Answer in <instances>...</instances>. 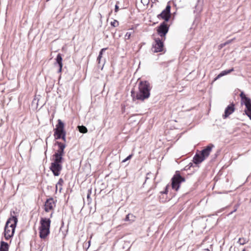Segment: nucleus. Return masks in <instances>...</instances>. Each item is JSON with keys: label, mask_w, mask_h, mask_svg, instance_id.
Returning <instances> with one entry per match:
<instances>
[{"label": "nucleus", "mask_w": 251, "mask_h": 251, "mask_svg": "<svg viewBox=\"0 0 251 251\" xmlns=\"http://www.w3.org/2000/svg\"><path fill=\"white\" fill-rule=\"evenodd\" d=\"M110 24L113 27H117L119 25V22L118 21L114 20L113 22H111Z\"/></svg>", "instance_id": "nucleus-25"}, {"label": "nucleus", "mask_w": 251, "mask_h": 251, "mask_svg": "<svg viewBox=\"0 0 251 251\" xmlns=\"http://www.w3.org/2000/svg\"><path fill=\"white\" fill-rule=\"evenodd\" d=\"M54 176H58L62 169L61 164L52 162L50 167Z\"/></svg>", "instance_id": "nucleus-9"}, {"label": "nucleus", "mask_w": 251, "mask_h": 251, "mask_svg": "<svg viewBox=\"0 0 251 251\" xmlns=\"http://www.w3.org/2000/svg\"><path fill=\"white\" fill-rule=\"evenodd\" d=\"M141 2L144 5H148L149 3V0H141Z\"/></svg>", "instance_id": "nucleus-29"}, {"label": "nucleus", "mask_w": 251, "mask_h": 251, "mask_svg": "<svg viewBox=\"0 0 251 251\" xmlns=\"http://www.w3.org/2000/svg\"><path fill=\"white\" fill-rule=\"evenodd\" d=\"M54 137L56 139L61 138L64 142H66V132L57 134Z\"/></svg>", "instance_id": "nucleus-21"}, {"label": "nucleus", "mask_w": 251, "mask_h": 251, "mask_svg": "<svg viewBox=\"0 0 251 251\" xmlns=\"http://www.w3.org/2000/svg\"><path fill=\"white\" fill-rule=\"evenodd\" d=\"M243 104L246 107L244 110L245 114L251 120V99L244 102Z\"/></svg>", "instance_id": "nucleus-14"}, {"label": "nucleus", "mask_w": 251, "mask_h": 251, "mask_svg": "<svg viewBox=\"0 0 251 251\" xmlns=\"http://www.w3.org/2000/svg\"><path fill=\"white\" fill-rule=\"evenodd\" d=\"M9 245L7 243L3 241L0 242V251H8Z\"/></svg>", "instance_id": "nucleus-18"}, {"label": "nucleus", "mask_w": 251, "mask_h": 251, "mask_svg": "<svg viewBox=\"0 0 251 251\" xmlns=\"http://www.w3.org/2000/svg\"><path fill=\"white\" fill-rule=\"evenodd\" d=\"M132 156V154L129 155L126 159L122 161V162H125L126 161L129 160Z\"/></svg>", "instance_id": "nucleus-27"}, {"label": "nucleus", "mask_w": 251, "mask_h": 251, "mask_svg": "<svg viewBox=\"0 0 251 251\" xmlns=\"http://www.w3.org/2000/svg\"><path fill=\"white\" fill-rule=\"evenodd\" d=\"M78 128L79 132L81 133H85L88 131L87 128L83 126H78Z\"/></svg>", "instance_id": "nucleus-24"}, {"label": "nucleus", "mask_w": 251, "mask_h": 251, "mask_svg": "<svg viewBox=\"0 0 251 251\" xmlns=\"http://www.w3.org/2000/svg\"><path fill=\"white\" fill-rule=\"evenodd\" d=\"M64 181L62 178H60L56 185V188H57V185H60L62 186Z\"/></svg>", "instance_id": "nucleus-26"}, {"label": "nucleus", "mask_w": 251, "mask_h": 251, "mask_svg": "<svg viewBox=\"0 0 251 251\" xmlns=\"http://www.w3.org/2000/svg\"><path fill=\"white\" fill-rule=\"evenodd\" d=\"M235 111L234 104L233 103L228 105L225 110L224 114L223 115V119H226Z\"/></svg>", "instance_id": "nucleus-13"}, {"label": "nucleus", "mask_w": 251, "mask_h": 251, "mask_svg": "<svg viewBox=\"0 0 251 251\" xmlns=\"http://www.w3.org/2000/svg\"><path fill=\"white\" fill-rule=\"evenodd\" d=\"M169 187V185H167L166 186L165 190L164 192H161V193L162 194H167L168 192V188Z\"/></svg>", "instance_id": "nucleus-30"}, {"label": "nucleus", "mask_w": 251, "mask_h": 251, "mask_svg": "<svg viewBox=\"0 0 251 251\" xmlns=\"http://www.w3.org/2000/svg\"><path fill=\"white\" fill-rule=\"evenodd\" d=\"M169 29V25L165 22H163L157 28L158 34L162 38L165 39V36Z\"/></svg>", "instance_id": "nucleus-6"}, {"label": "nucleus", "mask_w": 251, "mask_h": 251, "mask_svg": "<svg viewBox=\"0 0 251 251\" xmlns=\"http://www.w3.org/2000/svg\"><path fill=\"white\" fill-rule=\"evenodd\" d=\"M55 206V203L53 198H50L47 200L45 202V211L46 212H49L50 210L53 209V207Z\"/></svg>", "instance_id": "nucleus-11"}, {"label": "nucleus", "mask_w": 251, "mask_h": 251, "mask_svg": "<svg viewBox=\"0 0 251 251\" xmlns=\"http://www.w3.org/2000/svg\"><path fill=\"white\" fill-rule=\"evenodd\" d=\"M107 50V48H103L99 52V56L97 58V61L98 62V64L100 65V60L102 57V54L103 52Z\"/></svg>", "instance_id": "nucleus-22"}, {"label": "nucleus", "mask_w": 251, "mask_h": 251, "mask_svg": "<svg viewBox=\"0 0 251 251\" xmlns=\"http://www.w3.org/2000/svg\"><path fill=\"white\" fill-rule=\"evenodd\" d=\"M249 240L245 238H239L237 243L240 245H244L248 242Z\"/></svg>", "instance_id": "nucleus-23"}, {"label": "nucleus", "mask_w": 251, "mask_h": 251, "mask_svg": "<svg viewBox=\"0 0 251 251\" xmlns=\"http://www.w3.org/2000/svg\"><path fill=\"white\" fill-rule=\"evenodd\" d=\"M15 211H10V217L7 220L4 231V236L5 239L9 240L13 237L15 232V228L18 222V218L17 216L15 215Z\"/></svg>", "instance_id": "nucleus-2"}, {"label": "nucleus", "mask_w": 251, "mask_h": 251, "mask_svg": "<svg viewBox=\"0 0 251 251\" xmlns=\"http://www.w3.org/2000/svg\"><path fill=\"white\" fill-rule=\"evenodd\" d=\"M56 144L58 146V150L53 155V162L61 164L63 162V156L64 155V149L66 147V145L64 143L57 142Z\"/></svg>", "instance_id": "nucleus-4"}, {"label": "nucleus", "mask_w": 251, "mask_h": 251, "mask_svg": "<svg viewBox=\"0 0 251 251\" xmlns=\"http://www.w3.org/2000/svg\"><path fill=\"white\" fill-rule=\"evenodd\" d=\"M65 132H66V131L64 129V123L61 120H58V123L56 126V128L54 129V136L56 137L57 134Z\"/></svg>", "instance_id": "nucleus-10"}, {"label": "nucleus", "mask_w": 251, "mask_h": 251, "mask_svg": "<svg viewBox=\"0 0 251 251\" xmlns=\"http://www.w3.org/2000/svg\"><path fill=\"white\" fill-rule=\"evenodd\" d=\"M139 92L135 93L133 90L131 92V96L133 100H144L147 99L150 96L151 88V84L148 81H140L138 85Z\"/></svg>", "instance_id": "nucleus-1"}, {"label": "nucleus", "mask_w": 251, "mask_h": 251, "mask_svg": "<svg viewBox=\"0 0 251 251\" xmlns=\"http://www.w3.org/2000/svg\"><path fill=\"white\" fill-rule=\"evenodd\" d=\"M204 251H210L208 249H205Z\"/></svg>", "instance_id": "nucleus-33"}, {"label": "nucleus", "mask_w": 251, "mask_h": 251, "mask_svg": "<svg viewBox=\"0 0 251 251\" xmlns=\"http://www.w3.org/2000/svg\"><path fill=\"white\" fill-rule=\"evenodd\" d=\"M214 146L213 144H210L201 151L200 153L203 156L204 159L209 156L212 148H214Z\"/></svg>", "instance_id": "nucleus-12"}, {"label": "nucleus", "mask_w": 251, "mask_h": 251, "mask_svg": "<svg viewBox=\"0 0 251 251\" xmlns=\"http://www.w3.org/2000/svg\"><path fill=\"white\" fill-rule=\"evenodd\" d=\"M131 36V33L127 32L125 35L126 39H129Z\"/></svg>", "instance_id": "nucleus-28"}, {"label": "nucleus", "mask_w": 251, "mask_h": 251, "mask_svg": "<svg viewBox=\"0 0 251 251\" xmlns=\"http://www.w3.org/2000/svg\"><path fill=\"white\" fill-rule=\"evenodd\" d=\"M185 181L184 177L181 176L178 172H176V174L172 178V187L174 190L177 191L180 187V184L182 182Z\"/></svg>", "instance_id": "nucleus-5"}, {"label": "nucleus", "mask_w": 251, "mask_h": 251, "mask_svg": "<svg viewBox=\"0 0 251 251\" xmlns=\"http://www.w3.org/2000/svg\"><path fill=\"white\" fill-rule=\"evenodd\" d=\"M135 217L132 214H128L125 219V221H129V222H133L135 221Z\"/></svg>", "instance_id": "nucleus-20"}, {"label": "nucleus", "mask_w": 251, "mask_h": 251, "mask_svg": "<svg viewBox=\"0 0 251 251\" xmlns=\"http://www.w3.org/2000/svg\"><path fill=\"white\" fill-rule=\"evenodd\" d=\"M234 71V69L232 68L231 69L228 70H224L222 72H221L215 78V80L219 79L222 76H223L225 75H226L231 72H233Z\"/></svg>", "instance_id": "nucleus-17"}, {"label": "nucleus", "mask_w": 251, "mask_h": 251, "mask_svg": "<svg viewBox=\"0 0 251 251\" xmlns=\"http://www.w3.org/2000/svg\"><path fill=\"white\" fill-rule=\"evenodd\" d=\"M163 42L160 38H158L155 39L154 43L152 44L151 50L153 52H161L163 50Z\"/></svg>", "instance_id": "nucleus-8"}, {"label": "nucleus", "mask_w": 251, "mask_h": 251, "mask_svg": "<svg viewBox=\"0 0 251 251\" xmlns=\"http://www.w3.org/2000/svg\"><path fill=\"white\" fill-rule=\"evenodd\" d=\"M56 63L58 64L59 70L58 72L60 73L62 71L63 64H62V58L60 53H58L55 59Z\"/></svg>", "instance_id": "nucleus-16"}, {"label": "nucleus", "mask_w": 251, "mask_h": 251, "mask_svg": "<svg viewBox=\"0 0 251 251\" xmlns=\"http://www.w3.org/2000/svg\"><path fill=\"white\" fill-rule=\"evenodd\" d=\"M171 6L168 3L165 9L162 12L157 15L158 18H161L164 20V22H167L171 17Z\"/></svg>", "instance_id": "nucleus-7"}, {"label": "nucleus", "mask_w": 251, "mask_h": 251, "mask_svg": "<svg viewBox=\"0 0 251 251\" xmlns=\"http://www.w3.org/2000/svg\"><path fill=\"white\" fill-rule=\"evenodd\" d=\"M50 223L51 221L49 218H42L41 219L39 236L41 239H45L50 234Z\"/></svg>", "instance_id": "nucleus-3"}, {"label": "nucleus", "mask_w": 251, "mask_h": 251, "mask_svg": "<svg viewBox=\"0 0 251 251\" xmlns=\"http://www.w3.org/2000/svg\"><path fill=\"white\" fill-rule=\"evenodd\" d=\"M240 97L241 99V103L242 105L243 104L244 102L250 99V98H249V97H246V95L244 94L243 92H242L240 93Z\"/></svg>", "instance_id": "nucleus-19"}, {"label": "nucleus", "mask_w": 251, "mask_h": 251, "mask_svg": "<svg viewBox=\"0 0 251 251\" xmlns=\"http://www.w3.org/2000/svg\"><path fill=\"white\" fill-rule=\"evenodd\" d=\"M204 159L201 153H196L193 157V162L196 164H198L202 162Z\"/></svg>", "instance_id": "nucleus-15"}, {"label": "nucleus", "mask_w": 251, "mask_h": 251, "mask_svg": "<svg viewBox=\"0 0 251 251\" xmlns=\"http://www.w3.org/2000/svg\"><path fill=\"white\" fill-rule=\"evenodd\" d=\"M103 65H104V64H103L102 65L101 69H102V67H103Z\"/></svg>", "instance_id": "nucleus-34"}, {"label": "nucleus", "mask_w": 251, "mask_h": 251, "mask_svg": "<svg viewBox=\"0 0 251 251\" xmlns=\"http://www.w3.org/2000/svg\"><path fill=\"white\" fill-rule=\"evenodd\" d=\"M90 193H91V192L90 191V192L87 194V198L88 199H89L90 197Z\"/></svg>", "instance_id": "nucleus-32"}, {"label": "nucleus", "mask_w": 251, "mask_h": 251, "mask_svg": "<svg viewBox=\"0 0 251 251\" xmlns=\"http://www.w3.org/2000/svg\"><path fill=\"white\" fill-rule=\"evenodd\" d=\"M118 10H119V7L117 5V4H116L115 5V12H117L118 11Z\"/></svg>", "instance_id": "nucleus-31"}]
</instances>
